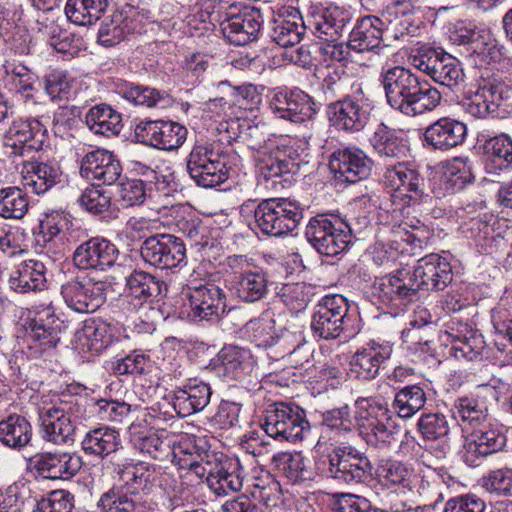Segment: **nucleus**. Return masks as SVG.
Instances as JSON below:
<instances>
[{
  "label": "nucleus",
  "mask_w": 512,
  "mask_h": 512,
  "mask_svg": "<svg viewBox=\"0 0 512 512\" xmlns=\"http://www.w3.org/2000/svg\"><path fill=\"white\" fill-rule=\"evenodd\" d=\"M173 461L180 469H187L199 478H205L217 495L239 492L244 483V470L238 459L217 457L192 440H183L171 447Z\"/></svg>",
  "instance_id": "obj_1"
},
{
  "label": "nucleus",
  "mask_w": 512,
  "mask_h": 512,
  "mask_svg": "<svg viewBox=\"0 0 512 512\" xmlns=\"http://www.w3.org/2000/svg\"><path fill=\"white\" fill-rule=\"evenodd\" d=\"M387 103L407 117L434 111L442 101L441 92L403 66H384L379 75Z\"/></svg>",
  "instance_id": "obj_2"
},
{
  "label": "nucleus",
  "mask_w": 512,
  "mask_h": 512,
  "mask_svg": "<svg viewBox=\"0 0 512 512\" xmlns=\"http://www.w3.org/2000/svg\"><path fill=\"white\" fill-rule=\"evenodd\" d=\"M159 475L154 465L145 462L120 468L119 484L102 494L98 507L102 512H152L153 503L146 495Z\"/></svg>",
  "instance_id": "obj_3"
},
{
  "label": "nucleus",
  "mask_w": 512,
  "mask_h": 512,
  "mask_svg": "<svg viewBox=\"0 0 512 512\" xmlns=\"http://www.w3.org/2000/svg\"><path fill=\"white\" fill-rule=\"evenodd\" d=\"M241 217L264 235L280 237L297 228L303 218L300 205L288 198L249 199L239 208Z\"/></svg>",
  "instance_id": "obj_4"
},
{
  "label": "nucleus",
  "mask_w": 512,
  "mask_h": 512,
  "mask_svg": "<svg viewBox=\"0 0 512 512\" xmlns=\"http://www.w3.org/2000/svg\"><path fill=\"white\" fill-rule=\"evenodd\" d=\"M464 106L467 113L477 118L504 117L512 106V87L497 75L488 76Z\"/></svg>",
  "instance_id": "obj_5"
},
{
  "label": "nucleus",
  "mask_w": 512,
  "mask_h": 512,
  "mask_svg": "<svg viewBox=\"0 0 512 512\" xmlns=\"http://www.w3.org/2000/svg\"><path fill=\"white\" fill-rule=\"evenodd\" d=\"M307 240L321 254L336 256L352 241L350 226L341 218L317 215L306 227Z\"/></svg>",
  "instance_id": "obj_6"
},
{
  "label": "nucleus",
  "mask_w": 512,
  "mask_h": 512,
  "mask_svg": "<svg viewBox=\"0 0 512 512\" xmlns=\"http://www.w3.org/2000/svg\"><path fill=\"white\" fill-rule=\"evenodd\" d=\"M326 476L339 483L360 484L372 476L368 457L352 446H337L327 455Z\"/></svg>",
  "instance_id": "obj_7"
},
{
  "label": "nucleus",
  "mask_w": 512,
  "mask_h": 512,
  "mask_svg": "<svg viewBox=\"0 0 512 512\" xmlns=\"http://www.w3.org/2000/svg\"><path fill=\"white\" fill-rule=\"evenodd\" d=\"M265 432L279 441L295 442L302 439L310 425L305 411L297 405L284 402L270 404L262 424Z\"/></svg>",
  "instance_id": "obj_8"
},
{
  "label": "nucleus",
  "mask_w": 512,
  "mask_h": 512,
  "mask_svg": "<svg viewBox=\"0 0 512 512\" xmlns=\"http://www.w3.org/2000/svg\"><path fill=\"white\" fill-rule=\"evenodd\" d=\"M349 304L339 294L324 296L315 306L311 318V330L314 336L331 340L341 336L345 329Z\"/></svg>",
  "instance_id": "obj_9"
},
{
  "label": "nucleus",
  "mask_w": 512,
  "mask_h": 512,
  "mask_svg": "<svg viewBox=\"0 0 512 512\" xmlns=\"http://www.w3.org/2000/svg\"><path fill=\"white\" fill-rule=\"evenodd\" d=\"M187 172L193 181L203 188H213L228 177L225 162L212 145H195L187 157Z\"/></svg>",
  "instance_id": "obj_10"
},
{
  "label": "nucleus",
  "mask_w": 512,
  "mask_h": 512,
  "mask_svg": "<svg viewBox=\"0 0 512 512\" xmlns=\"http://www.w3.org/2000/svg\"><path fill=\"white\" fill-rule=\"evenodd\" d=\"M506 441V435L489 422L465 437L461 450L462 460L470 467H477L488 456L502 451Z\"/></svg>",
  "instance_id": "obj_11"
},
{
  "label": "nucleus",
  "mask_w": 512,
  "mask_h": 512,
  "mask_svg": "<svg viewBox=\"0 0 512 512\" xmlns=\"http://www.w3.org/2000/svg\"><path fill=\"white\" fill-rule=\"evenodd\" d=\"M143 260L159 269H172L186 259L184 241L171 234H158L144 240L140 248Z\"/></svg>",
  "instance_id": "obj_12"
},
{
  "label": "nucleus",
  "mask_w": 512,
  "mask_h": 512,
  "mask_svg": "<svg viewBox=\"0 0 512 512\" xmlns=\"http://www.w3.org/2000/svg\"><path fill=\"white\" fill-rule=\"evenodd\" d=\"M293 151L287 145H276L264 148L255 155L259 175L273 188L277 185L285 187L290 183V174L294 172L297 164L292 156Z\"/></svg>",
  "instance_id": "obj_13"
},
{
  "label": "nucleus",
  "mask_w": 512,
  "mask_h": 512,
  "mask_svg": "<svg viewBox=\"0 0 512 512\" xmlns=\"http://www.w3.org/2000/svg\"><path fill=\"white\" fill-rule=\"evenodd\" d=\"M135 137L147 146L172 151L183 145L187 137V129L173 121L146 120L136 125Z\"/></svg>",
  "instance_id": "obj_14"
},
{
  "label": "nucleus",
  "mask_w": 512,
  "mask_h": 512,
  "mask_svg": "<svg viewBox=\"0 0 512 512\" xmlns=\"http://www.w3.org/2000/svg\"><path fill=\"white\" fill-rule=\"evenodd\" d=\"M373 164V160L357 146L340 147L329 158L331 172L338 180L350 184L367 179Z\"/></svg>",
  "instance_id": "obj_15"
},
{
  "label": "nucleus",
  "mask_w": 512,
  "mask_h": 512,
  "mask_svg": "<svg viewBox=\"0 0 512 512\" xmlns=\"http://www.w3.org/2000/svg\"><path fill=\"white\" fill-rule=\"evenodd\" d=\"M270 108L278 118L303 123L317 114L320 105L300 89H280L273 94Z\"/></svg>",
  "instance_id": "obj_16"
},
{
  "label": "nucleus",
  "mask_w": 512,
  "mask_h": 512,
  "mask_svg": "<svg viewBox=\"0 0 512 512\" xmlns=\"http://www.w3.org/2000/svg\"><path fill=\"white\" fill-rule=\"evenodd\" d=\"M370 110L368 99L359 90L329 105L330 121L339 130L358 132L368 123Z\"/></svg>",
  "instance_id": "obj_17"
},
{
  "label": "nucleus",
  "mask_w": 512,
  "mask_h": 512,
  "mask_svg": "<svg viewBox=\"0 0 512 512\" xmlns=\"http://www.w3.org/2000/svg\"><path fill=\"white\" fill-rule=\"evenodd\" d=\"M70 409L59 403L40 410V434L44 441L55 445H68L75 441L76 425Z\"/></svg>",
  "instance_id": "obj_18"
},
{
  "label": "nucleus",
  "mask_w": 512,
  "mask_h": 512,
  "mask_svg": "<svg viewBox=\"0 0 512 512\" xmlns=\"http://www.w3.org/2000/svg\"><path fill=\"white\" fill-rule=\"evenodd\" d=\"M46 129L37 119H17L4 135V145L11 148V155L28 156L43 148Z\"/></svg>",
  "instance_id": "obj_19"
},
{
  "label": "nucleus",
  "mask_w": 512,
  "mask_h": 512,
  "mask_svg": "<svg viewBox=\"0 0 512 512\" xmlns=\"http://www.w3.org/2000/svg\"><path fill=\"white\" fill-rule=\"evenodd\" d=\"M408 277L416 295L420 289L443 290L451 283L453 273L448 261L432 253L419 259L413 273L408 272Z\"/></svg>",
  "instance_id": "obj_20"
},
{
  "label": "nucleus",
  "mask_w": 512,
  "mask_h": 512,
  "mask_svg": "<svg viewBox=\"0 0 512 512\" xmlns=\"http://www.w3.org/2000/svg\"><path fill=\"white\" fill-rule=\"evenodd\" d=\"M66 305L78 313H93L105 302V285L92 280L72 279L61 287Z\"/></svg>",
  "instance_id": "obj_21"
},
{
  "label": "nucleus",
  "mask_w": 512,
  "mask_h": 512,
  "mask_svg": "<svg viewBox=\"0 0 512 512\" xmlns=\"http://www.w3.org/2000/svg\"><path fill=\"white\" fill-rule=\"evenodd\" d=\"M118 256L115 244L102 237H92L75 249L72 258L80 270L104 271L114 265Z\"/></svg>",
  "instance_id": "obj_22"
},
{
  "label": "nucleus",
  "mask_w": 512,
  "mask_h": 512,
  "mask_svg": "<svg viewBox=\"0 0 512 512\" xmlns=\"http://www.w3.org/2000/svg\"><path fill=\"white\" fill-rule=\"evenodd\" d=\"M384 185L399 197L419 202L425 195V180L420 172L405 162H398L385 168Z\"/></svg>",
  "instance_id": "obj_23"
},
{
  "label": "nucleus",
  "mask_w": 512,
  "mask_h": 512,
  "mask_svg": "<svg viewBox=\"0 0 512 512\" xmlns=\"http://www.w3.org/2000/svg\"><path fill=\"white\" fill-rule=\"evenodd\" d=\"M467 136L466 125L451 117H442L424 131L423 144L430 150L449 151L461 145Z\"/></svg>",
  "instance_id": "obj_24"
},
{
  "label": "nucleus",
  "mask_w": 512,
  "mask_h": 512,
  "mask_svg": "<svg viewBox=\"0 0 512 512\" xmlns=\"http://www.w3.org/2000/svg\"><path fill=\"white\" fill-rule=\"evenodd\" d=\"M262 24L263 16L260 9L251 7L227 17L221 23V30L230 44L243 46L257 38Z\"/></svg>",
  "instance_id": "obj_25"
},
{
  "label": "nucleus",
  "mask_w": 512,
  "mask_h": 512,
  "mask_svg": "<svg viewBox=\"0 0 512 512\" xmlns=\"http://www.w3.org/2000/svg\"><path fill=\"white\" fill-rule=\"evenodd\" d=\"M190 305L189 317L194 321L209 320L218 317L226 310V296L215 284H205L188 288Z\"/></svg>",
  "instance_id": "obj_26"
},
{
  "label": "nucleus",
  "mask_w": 512,
  "mask_h": 512,
  "mask_svg": "<svg viewBox=\"0 0 512 512\" xmlns=\"http://www.w3.org/2000/svg\"><path fill=\"white\" fill-rule=\"evenodd\" d=\"M30 467L46 479H70L82 467V459L75 453H40L30 459Z\"/></svg>",
  "instance_id": "obj_27"
},
{
  "label": "nucleus",
  "mask_w": 512,
  "mask_h": 512,
  "mask_svg": "<svg viewBox=\"0 0 512 512\" xmlns=\"http://www.w3.org/2000/svg\"><path fill=\"white\" fill-rule=\"evenodd\" d=\"M393 345L389 342L371 340L365 347L353 354L350 360V371L361 380L375 379L381 364L390 359Z\"/></svg>",
  "instance_id": "obj_28"
},
{
  "label": "nucleus",
  "mask_w": 512,
  "mask_h": 512,
  "mask_svg": "<svg viewBox=\"0 0 512 512\" xmlns=\"http://www.w3.org/2000/svg\"><path fill=\"white\" fill-rule=\"evenodd\" d=\"M410 282L408 272L398 271L396 275L376 279L372 285V295L387 307L406 305L415 298V288Z\"/></svg>",
  "instance_id": "obj_29"
},
{
  "label": "nucleus",
  "mask_w": 512,
  "mask_h": 512,
  "mask_svg": "<svg viewBox=\"0 0 512 512\" xmlns=\"http://www.w3.org/2000/svg\"><path fill=\"white\" fill-rule=\"evenodd\" d=\"M80 173L87 179L112 185L120 179L122 166L116 156L106 149L88 152L81 160Z\"/></svg>",
  "instance_id": "obj_30"
},
{
  "label": "nucleus",
  "mask_w": 512,
  "mask_h": 512,
  "mask_svg": "<svg viewBox=\"0 0 512 512\" xmlns=\"http://www.w3.org/2000/svg\"><path fill=\"white\" fill-rule=\"evenodd\" d=\"M137 16V12L132 7L113 11L100 25L99 42L103 46L111 47L123 41L137 29Z\"/></svg>",
  "instance_id": "obj_31"
},
{
  "label": "nucleus",
  "mask_w": 512,
  "mask_h": 512,
  "mask_svg": "<svg viewBox=\"0 0 512 512\" xmlns=\"http://www.w3.org/2000/svg\"><path fill=\"white\" fill-rule=\"evenodd\" d=\"M415 66L429 75L435 82L450 89L463 81V71L456 58L449 54L430 56L426 59H415Z\"/></svg>",
  "instance_id": "obj_32"
},
{
  "label": "nucleus",
  "mask_w": 512,
  "mask_h": 512,
  "mask_svg": "<svg viewBox=\"0 0 512 512\" xmlns=\"http://www.w3.org/2000/svg\"><path fill=\"white\" fill-rule=\"evenodd\" d=\"M210 397L209 385L190 380L183 387L174 391L172 405L179 416L186 417L202 411L209 404Z\"/></svg>",
  "instance_id": "obj_33"
},
{
  "label": "nucleus",
  "mask_w": 512,
  "mask_h": 512,
  "mask_svg": "<svg viewBox=\"0 0 512 512\" xmlns=\"http://www.w3.org/2000/svg\"><path fill=\"white\" fill-rule=\"evenodd\" d=\"M60 332V321L51 303L35 307V316L29 323V336L44 348H50L60 341Z\"/></svg>",
  "instance_id": "obj_34"
},
{
  "label": "nucleus",
  "mask_w": 512,
  "mask_h": 512,
  "mask_svg": "<svg viewBox=\"0 0 512 512\" xmlns=\"http://www.w3.org/2000/svg\"><path fill=\"white\" fill-rule=\"evenodd\" d=\"M21 174L24 187L38 195L54 187L62 176L58 166L38 161L23 162Z\"/></svg>",
  "instance_id": "obj_35"
},
{
  "label": "nucleus",
  "mask_w": 512,
  "mask_h": 512,
  "mask_svg": "<svg viewBox=\"0 0 512 512\" xmlns=\"http://www.w3.org/2000/svg\"><path fill=\"white\" fill-rule=\"evenodd\" d=\"M129 433L133 447L140 453L160 461L169 458L171 442L157 431L140 424H132Z\"/></svg>",
  "instance_id": "obj_36"
},
{
  "label": "nucleus",
  "mask_w": 512,
  "mask_h": 512,
  "mask_svg": "<svg viewBox=\"0 0 512 512\" xmlns=\"http://www.w3.org/2000/svg\"><path fill=\"white\" fill-rule=\"evenodd\" d=\"M12 290L17 293H28L41 290L46 284V267L43 262L30 259L21 262L9 278Z\"/></svg>",
  "instance_id": "obj_37"
},
{
  "label": "nucleus",
  "mask_w": 512,
  "mask_h": 512,
  "mask_svg": "<svg viewBox=\"0 0 512 512\" xmlns=\"http://www.w3.org/2000/svg\"><path fill=\"white\" fill-rule=\"evenodd\" d=\"M384 29V19L377 16H365L357 21L349 40L350 47L356 52L370 51L379 47Z\"/></svg>",
  "instance_id": "obj_38"
},
{
  "label": "nucleus",
  "mask_w": 512,
  "mask_h": 512,
  "mask_svg": "<svg viewBox=\"0 0 512 512\" xmlns=\"http://www.w3.org/2000/svg\"><path fill=\"white\" fill-rule=\"evenodd\" d=\"M126 290L129 296L137 299L142 304L164 297L167 292V285L148 272L134 270L126 277Z\"/></svg>",
  "instance_id": "obj_39"
},
{
  "label": "nucleus",
  "mask_w": 512,
  "mask_h": 512,
  "mask_svg": "<svg viewBox=\"0 0 512 512\" xmlns=\"http://www.w3.org/2000/svg\"><path fill=\"white\" fill-rule=\"evenodd\" d=\"M76 338L83 350L100 353L111 344L113 332L107 322L99 318H89L77 331Z\"/></svg>",
  "instance_id": "obj_40"
},
{
  "label": "nucleus",
  "mask_w": 512,
  "mask_h": 512,
  "mask_svg": "<svg viewBox=\"0 0 512 512\" xmlns=\"http://www.w3.org/2000/svg\"><path fill=\"white\" fill-rule=\"evenodd\" d=\"M85 123L91 132L105 137L117 136L123 127L121 114L106 103L91 107Z\"/></svg>",
  "instance_id": "obj_41"
},
{
  "label": "nucleus",
  "mask_w": 512,
  "mask_h": 512,
  "mask_svg": "<svg viewBox=\"0 0 512 512\" xmlns=\"http://www.w3.org/2000/svg\"><path fill=\"white\" fill-rule=\"evenodd\" d=\"M483 154L489 172L508 170L512 167V138L505 133L487 138Z\"/></svg>",
  "instance_id": "obj_42"
},
{
  "label": "nucleus",
  "mask_w": 512,
  "mask_h": 512,
  "mask_svg": "<svg viewBox=\"0 0 512 512\" xmlns=\"http://www.w3.org/2000/svg\"><path fill=\"white\" fill-rule=\"evenodd\" d=\"M370 144L380 157L401 159L406 156V144L401 131L381 123L370 138Z\"/></svg>",
  "instance_id": "obj_43"
},
{
  "label": "nucleus",
  "mask_w": 512,
  "mask_h": 512,
  "mask_svg": "<svg viewBox=\"0 0 512 512\" xmlns=\"http://www.w3.org/2000/svg\"><path fill=\"white\" fill-rule=\"evenodd\" d=\"M453 418L463 430H474L489 423L487 406L475 398L462 397L455 401L452 409Z\"/></svg>",
  "instance_id": "obj_44"
},
{
  "label": "nucleus",
  "mask_w": 512,
  "mask_h": 512,
  "mask_svg": "<svg viewBox=\"0 0 512 512\" xmlns=\"http://www.w3.org/2000/svg\"><path fill=\"white\" fill-rule=\"evenodd\" d=\"M273 462L278 473L290 484H302L313 479V472L308 467L309 461L300 452L275 455Z\"/></svg>",
  "instance_id": "obj_45"
},
{
  "label": "nucleus",
  "mask_w": 512,
  "mask_h": 512,
  "mask_svg": "<svg viewBox=\"0 0 512 512\" xmlns=\"http://www.w3.org/2000/svg\"><path fill=\"white\" fill-rule=\"evenodd\" d=\"M121 444L119 433L108 426L88 431L82 441V449L88 455L105 457L116 452Z\"/></svg>",
  "instance_id": "obj_46"
},
{
  "label": "nucleus",
  "mask_w": 512,
  "mask_h": 512,
  "mask_svg": "<svg viewBox=\"0 0 512 512\" xmlns=\"http://www.w3.org/2000/svg\"><path fill=\"white\" fill-rule=\"evenodd\" d=\"M32 438V427L22 415L11 414L0 421V442L13 449L27 446Z\"/></svg>",
  "instance_id": "obj_47"
},
{
  "label": "nucleus",
  "mask_w": 512,
  "mask_h": 512,
  "mask_svg": "<svg viewBox=\"0 0 512 512\" xmlns=\"http://www.w3.org/2000/svg\"><path fill=\"white\" fill-rule=\"evenodd\" d=\"M109 3L110 0H67L65 14L74 24L92 25L103 16Z\"/></svg>",
  "instance_id": "obj_48"
},
{
  "label": "nucleus",
  "mask_w": 512,
  "mask_h": 512,
  "mask_svg": "<svg viewBox=\"0 0 512 512\" xmlns=\"http://www.w3.org/2000/svg\"><path fill=\"white\" fill-rule=\"evenodd\" d=\"M417 427L424 439L441 442V448L437 453V457H445L450 449L448 444L450 426L446 416L442 413L422 414L418 420Z\"/></svg>",
  "instance_id": "obj_49"
},
{
  "label": "nucleus",
  "mask_w": 512,
  "mask_h": 512,
  "mask_svg": "<svg viewBox=\"0 0 512 512\" xmlns=\"http://www.w3.org/2000/svg\"><path fill=\"white\" fill-rule=\"evenodd\" d=\"M267 284L266 275L257 271H243L233 280L235 294L247 303L261 300L268 292Z\"/></svg>",
  "instance_id": "obj_50"
},
{
  "label": "nucleus",
  "mask_w": 512,
  "mask_h": 512,
  "mask_svg": "<svg viewBox=\"0 0 512 512\" xmlns=\"http://www.w3.org/2000/svg\"><path fill=\"white\" fill-rule=\"evenodd\" d=\"M355 419L360 432L390 419L387 404L378 397H360L355 401Z\"/></svg>",
  "instance_id": "obj_51"
},
{
  "label": "nucleus",
  "mask_w": 512,
  "mask_h": 512,
  "mask_svg": "<svg viewBox=\"0 0 512 512\" xmlns=\"http://www.w3.org/2000/svg\"><path fill=\"white\" fill-rule=\"evenodd\" d=\"M218 369L230 379L241 378L251 368V354L236 346H225L218 353Z\"/></svg>",
  "instance_id": "obj_52"
},
{
  "label": "nucleus",
  "mask_w": 512,
  "mask_h": 512,
  "mask_svg": "<svg viewBox=\"0 0 512 512\" xmlns=\"http://www.w3.org/2000/svg\"><path fill=\"white\" fill-rule=\"evenodd\" d=\"M381 18L384 26L387 24L394 31L395 37L399 34L414 35L418 29L414 9L409 4L395 3L382 13Z\"/></svg>",
  "instance_id": "obj_53"
},
{
  "label": "nucleus",
  "mask_w": 512,
  "mask_h": 512,
  "mask_svg": "<svg viewBox=\"0 0 512 512\" xmlns=\"http://www.w3.org/2000/svg\"><path fill=\"white\" fill-rule=\"evenodd\" d=\"M426 403V394L419 385H406L398 388L394 396L392 408L401 418H411Z\"/></svg>",
  "instance_id": "obj_54"
},
{
  "label": "nucleus",
  "mask_w": 512,
  "mask_h": 512,
  "mask_svg": "<svg viewBox=\"0 0 512 512\" xmlns=\"http://www.w3.org/2000/svg\"><path fill=\"white\" fill-rule=\"evenodd\" d=\"M306 26L298 11L290 19L275 20L272 29V39L281 47H292L300 43Z\"/></svg>",
  "instance_id": "obj_55"
},
{
  "label": "nucleus",
  "mask_w": 512,
  "mask_h": 512,
  "mask_svg": "<svg viewBox=\"0 0 512 512\" xmlns=\"http://www.w3.org/2000/svg\"><path fill=\"white\" fill-rule=\"evenodd\" d=\"M29 209L26 193L17 186L0 189V217L9 220L24 218Z\"/></svg>",
  "instance_id": "obj_56"
},
{
  "label": "nucleus",
  "mask_w": 512,
  "mask_h": 512,
  "mask_svg": "<svg viewBox=\"0 0 512 512\" xmlns=\"http://www.w3.org/2000/svg\"><path fill=\"white\" fill-rule=\"evenodd\" d=\"M121 93L123 98L138 106L164 107L168 103V94L155 88L127 86Z\"/></svg>",
  "instance_id": "obj_57"
},
{
  "label": "nucleus",
  "mask_w": 512,
  "mask_h": 512,
  "mask_svg": "<svg viewBox=\"0 0 512 512\" xmlns=\"http://www.w3.org/2000/svg\"><path fill=\"white\" fill-rule=\"evenodd\" d=\"M482 487L491 494L498 496L512 495V469L499 468L490 470L481 479Z\"/></svg>",
  "instance_id": "obj_58"
},
{
  "label": "nucleus",
  "mask_w": 512,
  "mask_h": 512,
  "mask_svg": "<svg viewBox=\"0 0 512 512\" xmlns=\"http://www.w3.org/2000/svg\"><path fill=\"white\" fill-rule=\"evenodd\" d=\"M74 496L66 490H54L37 501L33 512H71Z\"/></svg>",
  "instance_id": "obj_59"
},
{
  "label": "nucleus",
  "mask_w": 512,
  "mask_h": 512,
  "mask_svg": "<svg viewBox=\"0 0 512 512\" xmlns=\"http://www.w3.org/2000/svg\"><path fill=\"white\" fill-rule=\"evenodd\" d=\"M91 411L102 421L121 422L131 411V406L122 401L99 399L91 405Z\"/></svg>",
  "instance_id": "obj_60"
},
{
  "label": "nucleus",
  "mask_w": 512,
  "mask_h": 512,
  "mask_svg": "<svg viewBox=\"0 0 512 512\" xmlns=\"http://www.w3.org/2000/svg\"><path fill=\"white\" fill-rule=\"evenodd\" d=\"M310 30L319 38L326 42H333L338 37L340 26L332 13L325 9L313 15L309 21Z\"/></svg>",
  "instance_id": "obj_61"
},
{
  "label": "nucleus",
  "mask_w": 512,
  "mask_h": 512,
  "mask_svg": "<svg viewBox=\"0 0 512 512\" xmlns=\"http://www.w3.org/2000/svg\"><path fill=\"white\" fill-rule=\"evenodd\" d=\"M387 422L381 421L360 432L368 445L384 448L397 441L398 431H395V427Z\"/></svg>",
  "instance_id": "obj_62"
},
{
  "label": "nucleus",
  "mask_w": 512,
  "mask_h": 512,
  "mask_svg": "<svg viewBox=\"0 0 512 512\" xmlns=\"http://www.w3.org/2000/svg\"><path fill=\"white\" fill-rule=\"evenodd\" d=\"M474 180L473 165L469 158H455L448 168V181L451 182L452 186L461 190Z\"/></svg>",
  "instance_id": "obj_63"
},
{
  "label": "nucleus",
  "mask_w": 512,
  "mask_h": 512,
  "mask_svg": "<svg viewBox=\"0 0 512 512\" xmlns=\"http://www.w3.org/2000/svg\"><path fill=\"white\" fill-rule=\"evenodd\" d=\"M78 203L90 213L101 214L110 207L111 197L99 187L92 186L82 192Z\"/></svg>",
  "instance_id": "obj_64"
}]
</instances>
